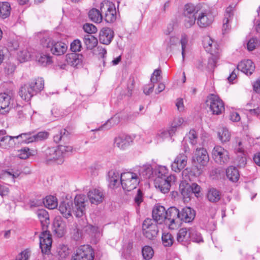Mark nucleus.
Segmentation results:
<instances>
[{
    "mask_svg": "<svg viewBox=\"0 0 260 260\" xmlns=\"http://www.w3.org/2000/svg\"><path fill=\"white\" fill-rule=\"evenodd\" d=\"M182 20L186 28L192 27L196 22L200 27L205 28L213 23L214 16L209 9L199 10L193 5L187 4L184 8Z\"/></svg>",
    "mask_w": 260,
    "mask_h": 260,
    "instance_id": "1",
    "label": "nucleus"
},
{
    "mask_svg": "<svg viewBox=\"0 0 260 260\" xmlns=\"http://www.w3.org/2000/svg\"><path fill=\"white\" fill-rule=\"evenodd\" d=\"M85 200L84 196L77 195L74 199V208H73V204L72 202H62L60 203L58 210L62 216L66 218L71 216L72 211L75 212L76 217H81L85 214Z\"/></svg>",
    "mask_w": 260,
    "mask_h": 260,
    "instance_id": "2",
    "label": "nucleus"
},
{
    "mask_svg": "<svg viewBox=\"0 0 260 260\" xmlns=\"http://www.w3.org/2000/svg\"><path fill=\"white\" fill-rule=\"evenodd\" d=\"M41 42H46L44 46L49 48L51 52L57 56L64 54L68 49L67 45L62 42L55 41L49 38L47 35L42 39Z\"/></svg>",
    "mask_w": 260,
    "mask_h": 260,
    "instance_id": "3",
    "label": "nucleus"
},
{
    "mask_svg": "<svg viewBox=\"0 0 260 260\" xmlns=\"http://www.w3.org/2000/svg\"><path fill=\"white\" fill-rule=\"evenodd\" d=\"M120 182L123 189L130 191L135 189L139 184L137 174L133 172H126L120 174Z\"/></svg>",
    "mask_w": 260,
    "mask_h": 260,
    "instance_id": "4",
    "label": "nucleus"
},
{
    "mask_svg": "<svg viewBox=\"0 0 260 260\" xmlns=\"http://www.w3.org/2000/svg\"><path fill=\"white\" fill-rule=\"evenodd\" d=\"M100 10L103 18L108 23L114 22L117 18V13L115 4L109 1L104 0L100 5Z\"/></svg>",
    "mask_w": 260,
    "mask_h": 260,
    "instance_id": "5",
    "label": "nucleus"
},
{
    "mask_svg": "<svg viewBox=\"0 0 260 260\" xmlns=\"http://www.w3.org/2000/svg\"><path fill=\"white\" fill-rule=\"evenodd\" d=\"M204 45L206 51L212 55L209 59V63L211 68H214L217 59L219 57V49L217 43L210 38H207L204 41Z\"/></svg>",
    "mask_w": 260,
    "mask_h": 260,
    "instance_id": "6",
    "label": "nucleus"
},
{
    "mask_svg": "<svg viewBox=\"0 0 260 260\" xmlns=\"http://www.w3.org/2000/svg\"><path fill=\"white\" fill-rule=\"evenodd\" d=\"M73 147L71 146L60 145L57 147L48 148L45 151V154L48 160H57L63 157L67 152L72 151Z\"/></svg>",
    "mask_w": 260,
    "mask_h": 260,
    "instance_id": "7",
    "label": "nucleus"
},
{
    "mask_svg": "<svg viewBox=\"0 0 260 260\" xmlns=\"http://www.w3.org/2000/svg\"><path fill=\"white\" fill-rule=\"evenodd\" d=\"M195 236H198L199 239L201 240V237L197 234V231L194 229L181 228L177 234L176 239L178 242L185 245L188 243L190 240L192 241H199V239L197 240L194 238Z\"/></svg>",
    "mask_w": 260,
    "mask_h": 260,
    "instance_id": "8",
    "label": "nucleus"
},
{
    "mask_svg": "<svg viewBox=\"0 0 260 260\" xmlns=\"http://www.w3.org/2000/svg\"><path fill=\"white\" fill-rule=\"evenodd\" d=\"M94 253L89 245L79 246L76 251L71 260H93Z\"/></svg>",
    "mask_w": 260,
    "mask_h": 260,
    "instance_id": "9",
    "label": "nucleus"
},
{
    "mask_svg": "<svg viewBox=\"0 0 260 260\" xmlns=\"http://www.w3.org/2000/svg\"><path fill=\"white\" fill-rule=\"evenodd\" d=\"M209 160V157L206 150L203 148H197L192 157V161L200 169H198L197 174L199 175L202 173L201 167L206 166Z\"/></svg>",
    "mask_w": 260,
    "mask_h": 260,
    "instance_id": "10",
    "label": "nucleus"
},
{
    "mask_svg": "<svg viewBox=\"0 0 260 260\" xmlns=\"http://www.w3.org/2000/svg\"><path fill=\"white\" fill-rule=\"evenodd\" d=\"M207 105L209 107L212 114L215 115L221 114L224 110V106L222 101L216 95L211 94L206 101Z\"/></svg>",
    "mask_w": 260,
    "mask_h": 260,
    "instance_id": "11",
    "label": "nucleus"
},
{
    "mask_svg": "<svg viewBox=\"0 0 260 260\" xmlns=\"http://www.w3.org/2000/svg\"><path fill=\"white\" fill-rule=\"evenodd\" d=\"M165 224L168 225L169 229H175L180 221V211L175 207H171L167 210Z\"/></svg>",
    "mask_w": 260,
    "mask_h": 260,
    "instance_id": "12",
    "label": "nucleus"
},
{
    "mask_svg": "<svg viewBox=\"0 0 260 260\" xmlns=\"http://www.w3.org/2000/svg\"><path fill=\"white\" fill-rule=\"evenodd\" d=\"M212 155L214 160L221 165L227 164L230 159L228 151L219 145L214 147Z\"/></svg>",
    "mask_w": 260,
    "mask_h": 260,
    "instance_id": "13",
    "label": "nucleus"
},
{
    "mask_svg": "<svg viewBox=\"0 0 260 260\" xmlns=\"http://www.w3.org/2000/svg\"><path fill=\"white\" fill-rule=\"evenodd\" d=\"M175 180L176 177L173 175L167 176V178L157 177L155 180V186L162 193H168L170 189L171 184Z\"/></svg>",
    "mask_w": 260,
    "mask_h": 260,
    "instance_id": "14",
    "label": "nucleus"
},
{
    "mask_svg": "<svg viewBox=\"0 0 260 260\" xmlns=\"http://www.w3.org/2000/svg\"><path fill=\"white\" fill-rule=\"evenodd\" d=\"M144 235L149 239L156 237L158 232V228L155 222L151 219H146L142 225Z\"/></svg>",
    "mask_w": 260,
    "mask_h": 260,
    "instance_id": "15",
    "label": "nucleus"
},
{
    "mask_svg": "<svg viewBox=\"0 0 260 260\" xmlns=\"http://www.w3.org/2000/svg\"><path fill=\"white\" fill-rule=\"evenodd\" d=\"M235 7L236 5L232 4L228 7L225 10L223 20V34L226 33L231 28L230 24L233 19Z\"/></svg>",
    "mask_w": 260,
    "mask_h": 260,
    "instance_id": "16",
    "label": "nucleus"
},
{
    "mask_svg": "<svg viewBox=\"0 0 260 260\" xmlns=\"http://www.w3.org/2000/svg\"><path fill=\"white\" fill-rule=\"evenodd\" d=\"M87 197L92 204L99 205L105 199V193L101 188H93L87 193Z\"/></svg>",
    "mask_w": 260,
    "mask_h": 260,
    "instance_id": "17",
    "label": "nucleus"
},
{
    "mask_svg": "<svg viewBox=\"0 0 260 260\" xmlns=\"http://www.w3.org/2000/svg\"><path fill=\"white\" fill-rule=\"evenodd\" d=\"M167 211L165 207L160 205H156L152 211V217L153 221L157 224H165L166 220Z\"/></svg>",
    "mask_w": 260,
    "mask_h": 260,
    "instance_id": "18",
    "label": "nucleus"
},
{
    "mask_svg": "<svg viewBox=\"0 0 260 260\" xmlns=\"http://www.w3.org/2000/svg\"><path fill=\"white\" fill-rule=\"evenodd\" d=\"M52 245V238L49 233L47 231L42 232L40 235V246L42 252L48 253Z\"/></svg>",
    "mask_w": 260,
    "mask_h": 260,
    "instance_id": "19",
    "label": "nucleus"
},
{
    "mask_svg": "<svg viewBox=\"0 0 260 260\" xmlns=\"http://www.w3.org/2000/svg\"><path fill=\"white\" fill-rule=\"evenodd\" d=\"M134 172L137 174L140 182L150 178L153 174L152 167L149 164L136 167Z\"/></svg>",
    "mask_w": 260,
    "mask_h": 260,
    "instance_id": "20",
    "label": "nucleus"
},
{
    "mask_svg": "<svg viewBox=\"0 0 260 260\" xmlns=\"http://www.w3.org/2000/svg\"><path fill=\"white\" fill-rule=\"evenodd\" d=\"M187 162V156L184 153H180L172 163L171 165L172 170L175 172H179L185 167Z\"/></svg>",
    "mask_w": 260,
    "mask_h": 260,
    "instance_id": "21",
    "label": "nucleus"
},
{
    "mask_svg": "<svg viewBox=\"0 0 260 260\" xmlns=\"http://www.w3.org/2000/svg\"><path fill=\"white\" fill-rule=\"evenodd\" d=\"M66 225L60 216H56L53 222V231L57 237H62L66 233Z\"/></svg>",
    "mask_w": 260,
    "mask_h": 260,
    "instance_id": "22",
    "label": "nucleus"
},
{
    "mask_svg": "<svg viewBox=\"0 0 260 260\" xmlns=\"http://www.w3.org/2000/svg\"><path fill=\"white\" fill-rule=\"evenodd\" d=\"M114 37V32L110 28H103L99 34L100 43L105 45H109Z\"/></svg>",
    "mask_w": 260,
    "mask_h": 260,
    "instance_id": "23",
    "label": "nucleus"
},
{
    "mask_svg": "<svg viewBox=\"0 0 260 260\" xmlns=\"http://www.w3.org/2000/svg\"><path fill=\"white\" fill-rule=\"evenodd\" d=\"M132 138L129 136L123 135L116 137L114 145L121 150H124L133 143Z\"/></svg>",
    "mask_w": 260,
    "mask_h": 260,
    "instance_id": "24",
    "label": "nucleus"
},
{
    "mask_svg": "<svg viewBox=\"0 0 260 260\" xmlns=\"http://www.w3.org/2000/svg\"><path fill=\"white\" fill-rule=\"evenodd\" d=\"M11 95L6 93L0 94V113L5 114L10 110Z\"/></svg>",
    "mask_w": 260,
    "mask_h": 260,
    "instance_id": "25",
    "label": "nucleus"
},
{
    "mask_svg": "<svg viewBox=\"0 0 260 260\" xmlns=\"http://www.w3.org/2000/svg\"><path fill=\"white\" fill-rule=\"evenodd\" d=\"M35 91L32 89L29 83H27L21 86L19 94L22 99L28 101L34 95H36Z\"/></svg>",
    "mask_w": 260,
    "mask_h": 260,
    "instance_id": "26",
    "label": "nucleus"
},
{
    "mask_svg": "<svg viewBox=\"0 0 260 260\" xmlns=\"http://www.w3.org/2000/svg\"><path fill=\"white\" fill-rule=\"evenodd\" d=\"M237 69L245 74L251 75L255 70V66L251 60L247 59L239 63Z\"/></svg>",
    "mask_w": 260,
    "mask_h": 260,
    "instance_id": "27",
    "label": "nucleus"
},
{
    "mask_svg": "<svg viewBox=\"0 0 260 260\" xmlns=\"http://www.w3.org/2000/svg\"><path fill=\"white\" fill-rule=\"evenodd\" d=\"M195 215V211L193 209L186 207L180 211V219L185 222H190L193 220Z\"/></svg>",
    "mask_w": 260,
    "mask_h": 260,
    "instance_id": "28",
    "label": "nucleus"
},
{
    "mask_svg": "<svg viewBox=\"0 0 260 260\" xmlns=\"http://www.w3.org/2000/svg\"><path fill=\"white\" fill-rule=\"evenodd\" d=\"M108 180L111 187L119 186L121 184L120 174L115 170H110L108 172Z\"/></svg>",
    "mask_w": 260,
    "mask_h": 260,
    "instance_id": "29",
    "label": "nucleus"
},
{
    "mask_svg": "<svg viewBox=\"0 0 260 260\" xmlns=\"http://www.w3.org/2000/svg\"><path fill=\"white\" fill-rule=\"evenodd\" d=\"M66 61L69 65L75 67L81 63V56L74 53L68 54L66 56Z\"/></svg>",
    "mask_w": 260,
    "mask_h": 260,
    "instance_id": "30",
    "label": "nucleus"
},
{
    "mask_svg": "<svg viewBox=\"0 0 260 260\" xmlns=\"http://www.w3.org/2000/svg\"><path fill=\"white\" fill-rule=\"evenodd\" d=\"M36 214L42 226L46 227L49 223V216L48 212L44 209H39L36 211Z\"/></svg>",
    "mask_w": 260,
    "mask_h": 260,
    "instance_id": "31",
    "label": "nucleus"
},
{
    "mask_svg": "<svg viewBox=\"0 0 260 260\" xmlns=\"http://www.w3.org/2000/svg\"><path fill=\"white\" fill-rule=\"evenodd\" d=\"M174 133L171 132V128H162L158 131L155 135V139L157 142H161L168 138H171L174 135Z\"/></svg>",
    "mask_w": 260,
    "mask_h": 260,
    "instance_id": "32",
    "label": "nucleus"
},
{
    "mask_svg": "<svg viewBox=\"0 0 260 260\" xmlns=\"http://www.w3.org/2000/svg\"><path fill=\"white\" fill-rule=\"evenodd\" d=\"M56 252L58 260H65L69 256L70 251L67 245L61 244L57 247Z\"/></svg>",
    "mask_w": 260,
    "mask_h": 260,
    "instance_id": "33",
    "label": "nucleus"
},
{
    "mask_svg": "<svg viewBox=\"0 0 260 260\" xmlns=\"http://www.w3.org/2000/svg\"><path fill=\"white\" fill-rule=\"evenodd\" d=\"M186 124V122L184 120V118L181 117H175L173 119L171 126L170 127L171 128V132L175 134L178 128L183 126H185Z\"/></svg>",
    "mask_w": 260,
    "mask_h": 260,
    "instance_id": "34",
    "label": "nucleus"
},
{
    "mask_svg": "<svg viewBox=\"0 0 260 260\" xmlns=\"http://www.w3.org/2000/svg\"><path fill=\"white\" fill-rule=\"evenodd\" d=\"M179 189L184 199L189 198L192 195V190L190 184L185 182H182L180 184Z\"/></svg>",
    "mask_w": 260,
    "mask_h": 260,
    "instance_id": "35",
    "label": "nucleus"
},
{
    "mask_svg": "<svg viewBox=\"0 0 260 260\" xmlns=\"http://www.w3.org/2000/svg\"><path fill=\"white\" fill-rule=\"evenodd\" d=\"M88 16L91 20L96 23H100L103 18V14L99 10L93 8L88 12Z\"/></svg>",
    "mask_w": 260,
    "mask_h": 260,
    "instance_id": "36",
    "label": "nucleus"
},
{
    "mask_svg": "<svg viewBox=\"0 0 260 260\" xmlns=\"http://www.w3.org/2000/svg\"><path fill=\"white\" fill-rule=\"evenodd\" d=\"M28 83L31 87H32V89L36 90V94L42 91L44 88V81L42 78H36Z\"/></svg>",
    "mask_w": 260,
    "mask_h": 260,
    "instance_id": "37",
    "label": "nucleus"
},
{
    "mask_svg": "<svg viewBox=\"0 0 260 260\" xmlns=\"http://www.w3.org/2000/svg\"><path fill=\"white\" fill-rule=\"evenodd\" d=\"M226 174L228 178L232 182H237L239 180V171L235 167H229L226 171Z\"/></svg>",
    "mask_w": 260,
    "mask_h": 260,
    "instance_id": "38",
    "label": "nucleus"
},
{
    "mask_svg": "<svg viewBox=\"0 0 260 260\" xmlns=\"http://www.w3.org/2000/svg\"><path fill=\"white\" fill-rule=\"evenodd\" d=\"M20 174L19 171H14L13 170L9 171H3L0 174V178L4 180L11 179L14 182L15 178H17Z\"/></svg>",
    "mask_w": 260,
    "mask_h": 260,
    "instance_id": "39",
    "label": "nucleus"
},
{
    "mask_svg": "<svg viewBox=\"0 0 260 260\" xmlns=\"http://www.w3.org/2000/svg\"><path fill=\"white\" fill-rule=\"evenodd\" d=\"M84 43L87 49L91 50L98 44V40L94 36L90 35H86L84 36Z\"/></svg>",
    "mask_w": 260,
    "mask_h": 260,
    "instance_id": "40",
    "label": "nucleus"
},
{
    "mask_svg": "<svg viewBox=\"0 0 260 260\" xmlns=\"http://www.w3.org/2000/svg\"><path fill=\"white\" fill-rule=\"evenodd\" d=\"M207 198L210 202H217L221 198V192L214 188H211L208 190Z\"/></svg>",
    "mask_w": 260,
    "mask_h": 260,
    "instance_id": "41",
    "label": "nucleus"
},
{
    "mask_svg": "<svg viewBox=\"0 0 260 260\" xmlns=\"http://www.w3.org/2000/svg\"><path fill=\"white\" fill-rule=\"evenodd\" d=\"M11 12L10 5L8 2L0 3V18L5 19L10 16Z\"/></svg>",
    "mask_w": 260,
    "mask_h": 260,
    "instance_id": "42",
    "label": "nucleus"
},
{
    "mask_svg": "<svg viewBox=\"0 0 260 260\" xmlns=\"http://www.w3.org/2000/svg\"><path fill=\"white\" fill-rule=\"evenodd\" d=\"M120 122V118L118 115H115L99 128V130L103 129H109L113 126L117 124Z\"/></svg>",
    "mask_w": 260,
    "mask_h": 260,
    "instance_id": "43",
    "label": "nucleus"
},
{
    "mask_svg": "<svg viewBox=\"0 0 260 260\" xmlns=\"http://www.w3.org/2000/svg\"><path fill=\"white\" fill-rule=\"evenodd\" d=\"M218 136L222 143L229 142L231 139V133L226 127H222L218 132Z\"/></svg>",
    "mask_w": 260,
    "mask_h": 260,
    "instance_id": "44",
    "label": "nucleus"
},
{
    "mask_svg": "<svg viewBox=\"0 0 260 260\" xmlns=\"http://www.w3.org/2000/svg\"><path fill=\"white\" fill-rule=\"evenodd\" d=\"M38 61L41 66L46 67L52 63V57L48 54L41 53L38 58Z\"/></svg>",
    "mask_w": 260,
    "mask_h": 260,
    "instance_id": "45",
    "label": "nucleus"
},
{
    "mask_svg": "<svg viewBox=\"0 0 260 260\" xmlns=\"http://www.w3.org/2000/svg\"><path fill=\"white\" fill-rule=\"evenodd\" d=\"M43 203L45 206L50 209H55L57 206V199L53 196L46 197Z\"/></svg>",
    "mask_w": 260,
    "mask_h": 260,
    "instance_id": "46",
    "label": "nucleus"
},
{
    "mask_svg": "<svg viewBox=\"0 0 260 260\" xmlns=\"http://www.w3.org/2000/svg\"><path fill=\"white\" fill-rule=\"evenodd\" d=\"M15 139L14 137L6 136L2 137L0 139V147L3 148H7L8 147L12 146L15 143L13 140Z\"/></svg>",
    "mask_w": 260,
    "mask_h": 260,
    "instance_id": "47",
    "label": "nucleus"
},
{
    "mask_svg": "<svg viewBox=\"0 0 260 260\" xmlns=\"http://www.w3.org/2000/svg\"><path fill=\"white\" fill-rule=\"evenodd\" d=\"M32 133L29 132L23 133L17 136H14V138L16 140L21 139L18 141V143H29L33 142V141H30L32 138Z\"/></svg>",
    "mask_w": 260,
    "mask_h": 260,
    "instance_id": "48",
    "label": "nucleus"
},
{
    "mask_svg": "<svg viewBox=\"0 0 260 260\" xmlns=\"http://www.w3.org/2000/svg\"><path fill=\"white\" fill-rule=\"evenodd\" d=\"M180 43L181 45V54L183 60L185 57V55L188 49V37L185 34H183L181 36Z\"/></svg>",
    "mask_w": 260,
    "mask_h": 260,
    "instance_id": "49",
    "label": "nucleus"
},
{
    "mask_svg": "<svg viewBox=\"0 0 260 260\" xmlns=\"http://www.w3.org/2000/svg\"><path fill=\"white\" fill-rule=\"evenodd\" d=\"M186 138L192 145H195L198 139L197 132L194 129H191L186 135Z\"/></svg>",
    "mask_w": 260,
    "mask_h": 260,
    "instance_id": "50",
    "label": "nucleus"
},
{
    "mask_svg": "<svg viewBox=\"0 0 260 260\" xmlns=\"http://www.w3.org/2000/svg\"><path fill=\"white\" fill-rule=\"evenodd\" d=\"M161 239L162 244L166 247L171 246L174 242L173 237L170 233H164Z\"/></svg>",
    "mask_w": 260,
    "mask_h": 260,
    "instance_id": "51",
    "label": "nucleus"
},
{
    "mask_svg": "<svg viewBox=\"0 0 260 260\" xmlns=\"http://www.w3.org/2000/svg\"><path fill=\"white\" fill-rule=\"evenodd\" d=\"M32 133V138L30 141H33V142L44 140L47 139L48 136V133L45 132H40L37 134Z\"/></svg>",
    "mask_w": 260,
    "mask_h": 260,
    "instance_id": "52",
    "label": "nucleus"
},
{
    "mask_svg": "<svg viewBox=\"0 0 260 260\" xmlns=\"http://www.w3.org/2000/svg\"><path fill=\"white\" fill-rule=\"evenodd\" d=\"M142 254L144 258L145 259H149L151 258L153 255L154 251L151 247L149 246H144L142 250Z\"/></svg>",
    "mask_w": 260,
    "mask_h": 260,
    "instance_id": "53",
    "label": "nucleus"
},
{
    "mask_svg": "<svg viewBox=\"0 0 260 260\" xmlns=\"http://www.w3.org/2000/svg\"><path fill=\"white\" fill-rule=\"evenodd\" d=\"M259 45L257 39L252 38L250 39L247 43V48L249 51H252Z\"/></svg>",
    "mask_w": 260,
    "mask_h": 260,
    "instance_id": "54",
    "label": "nucleus"
},
{
    "mask_svg": "<svg viewBox=\"0 0 260 260\" xmlns=\"http://www.w3.org/2000/svg\"><path fill=\"white\" fill-rule=\"evenodd\" d=\"M81 42L78 39L75 40L71 43L70 48L71 51L73 52H79L81 51Z\"/></svg>",
    "mask_w": 260,
    "mask_h": 260,
    "instance_id": "55",
    "label": "nucleus"
},
{
    "mask_svg": "<svg viewBox=\"0 0 260 260\" xmlns=\"http://www.w3.org/2000/svg\"><path fill=\"white\" fill-rule=\"evenodd\" d=\"M161 71L159 69H156L154 71L150 79L151 83L155 84L160 80L161 78Z\"/></svg>",
    "mask_w": 260,
    "mask_h": 260,
    "instance_id": "56",
    "label": "nucleus"
},
{
    "mask_svg": "<svg viewBox=\"0 0 260 260\" xmlns=\"http://www.w3.org/2000/svg\"><path fill=\"white\" fill-rule=\"evenodd\" d=\"M67 132L66 129H61L59 134L54 136V141L58 143L61 140H64L68 136V134H66Z\"/></svg>",
    "mask_w": 260,
    "mask_h": 260,
    "instance_id": "57",
    "label": "nucleus"
},
{
    "mask_svg": "<svg viewBox=\"0 0 260 260\" xmlns=\"http://www.w3.org/2000/svg\"><path fill=\"white\" fill-rule=\"evenodd\" d=\"M236 163L240 167H244L246 164V158L244 153L238 155L236 159Z\"/></svg>",
    "mask_w": 260,
    "mask_h": 260,
    "instance_id": "58",
    "label": "nucleus"
},
{
    "mask_svg": "<svg viewBox=\"0 0 260 260\" xmlns=\"http://www.w3.org/2000/svg\"><path fill=\"white\" fill-rule=\"evenodd\" d=\"M83 28L84 30L89 34H94L96 32V27L92 24L86 23L83 25Z\"/></svg>",
    "mask_w": 260,
    "mask_h": 260,
    "instance_id": "59",
    "label": "nucleus"
},
{
    "mask_svg": "<svg viewBox=\"0 0 260 260\" xmlns=\"http://www.w3.org/2000/svg\"><path fill=\"white\" fill-rule=\"evenodd\" d=\"M18 56L20 61L24 62L29 59L30 55L26 50H24L20 51L18 53Z\"/></svg>",
    "mask_w": 260,
    "mask_h": 260,
    "instance_id": "60",
    "label": "nucleus"
},
{
    "mask_svg": "<svg viewBox=\"0 0 260 260\" xmlns=\"http://www.w3.org/2000/svg\"><path fill=\"white\" fill-rule=\"evenodd\" d=\"M31 155L28 148H24L19 151L18 156L21 159H26Z\"/></svg>",
    "mask_w": 260,
    "mask_h": 260,
    "instance_id": "61",
    "label": "nucleus"
},
{
    "mask_svg": "<svg viewBox=\"0 0 260 260\" xmlns=\"http://www.w3.org/2000/svg\"><path fill=\"white\" fill-rule=\"evenodd\" d=\"M168 170L165 166H160L158 168V177L167 178Z\"/></svg>",
    "mask_w": 260,
    "mask_h": 260,
    "instance_id": "62",
    "label": "nucleus"
},
{
    "mask_svg": "<svg viewBox=\"0 0 260 260\" xmlns=\"http://www.w3.org/2000/svg\"><path fill=\"white\" fill-rule=\"evenodd\" d=\"M29 256V251L26 249L21 252L17 260H28Z\"/></svg>",
    "mask_w": 260,
    "mask_h": 260,
    "instance_id": "63",
    "label": "nucleus"
},
{
    "mask_svg": "<svg viewBox=\"0 0 260 260\" xmlns=\"http://www.w3.org/2000/svg\"><path fill=\"white\" fill-rule=\"evenodd\" d=\"M143 193L140 189H138L134 199L135 202L139 206L143 202Z\"/></svg>",
    "mask_w": 260,
    "mask_h": 260,
    "instance_id": "64",
    "label": "nucleus"
}]
</instances>
